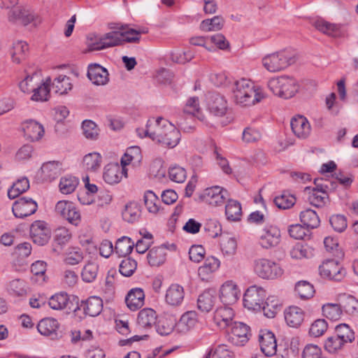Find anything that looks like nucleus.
<instances>
[{
    "instance_id": "obj_5",
    "label": "nucleus",
    "mask_w": 358,
    "mask_h": 358,
    "mask_svg": "<svg viewBox=\"0 0 358 358\" xmlns=\"http://www.w3.org/2000/svg\"><path fill=\"white\" fill-rule=\"evenodd\" d=\"M296 61L294 55L289 50H282L264 56L262 59L263 66L269 72L280 71Z\"/></svg>"
},
{
    "instance_id": "obj_30",
    "label": "nucleus",
    "mask_w": 358,
    "mask_h": 358,
    "mask_svg": "<svg viewBox=\"0 0 358 358\" xmlns=\"http://www.w3.org/2000/svg\"><path fill=\"white\" fill-rule=\"evenodd\" d=\"M145 294L141 288H134L127 294L125 301L127 307L133 311L141 308L144 304Z\"/></svg>"
},
{
    "instance_id": "obj_32",
    "label": "nucleus",
    "mask_w": 358,
    "mask_h": 358,
    "mask_svg": "<svg viewBox=\"0 0 358 358\" xmlns=\"http://www.w3.org/2000/svg\"><path fill=\"white\" fill-rule=\"evenodd\" d=\"M156 312L152 308H144L138 315L137 325L139 329H148L156 324Z\"/></svg>"
},
{
    "instance_id": "obj_37",
    "label": "nucleus",
    "mask_w": 358,
    "mask_h": 358,
    "mask_svg": "<svg viewBox=\"0 0 358 358\" xmlns=\"http://www.w3.org/2000/svg\"><path fill=\"white\" fill-rule=\"evenodd\" d=\"M225 215L229 221L236 222L241 219L242 209L241 203L233 199H229L225 206Z\"/></svg>"
},
{
    "instance_id": "obj_44",
    "label": "nucleus",
    "mask_w": 358,
    "mask_h": 358,
    "mask_svg": "<svg viewBox=\"0 0 358 358\" xmlns=\"http://www.w3.org/2000/svg\"><path fill=\"white\" fill-rule=\"evenodd\" d=\"M166 249L163 247L154 248L148 254V261L152 266H159L166 260Z\"/></svg>"
},
{
    "instance_id": "obj_36",
    "label": "nucleus",
    "mask_w": 358,
    "mask_h": 358,
    "mask_svg": "<svg viewBox=\"0 0 358 358\" xmlns=\"http://www.w3.org/2000/svg\"><path fill=\"white\" fill-rule=\"evenodd\" d=\"M50 78H47L45 82L38 81L36 88L34 89L31 100L35 101H48L50 96Z\"/></svg>"
},
{
    "instance_id": "obj_28",
    "label": "nucleus",
    "mask_w": 358,
    "mask_h": 358,
    "mask_svg": "<svg viewBox=\"0 0 358 358\" xmlns=\"http://www.w3.org/2000/svg\"><path fill=\"white\" fill-rule=\"evenodd\" d=\"M185 296L184 289L178 284H172L167 289L165 295V301L171 306H180Z\"/></svg>"
},
{
    "instance_id": "obj_50",
    "label": "nucleus",
    "mask_w": 358,
    "mask_h": 358,
    "mask_svg": "<svg viewBox=\"0 0 358 358\" xmlns=\"http://www.w3.org/2000/svg\"><path fill=\"white\" fill-rule=\"evenodd\" d=\"M29 188V182L27 178L19 179L8 191L10 199H15Z\"/></svg>"
},
{
    "instance_id": "obj_40",
    "label": "nucleus",
    "mask_w": 358,
    "mask_h": 358,
    "mask_svg": "<svg viewBox=\"0 0 358 358\" xmlns=\"http://www.w3.org/2000/svg\"><path fill=\"white\" fill-rule=\"evenodd\" d=\"M313 25L316 29L330 36L336 37L341 34V27L339 25L331 24L323 20H317Z\"/></svg>"
},
{
    "instance_id": "obj_52",
    "label": "nucleus",
    "mask_w": 358,
    "mask_h": 358,
    "mask_svg": "<svg viewBox=\"0 0 358 358\" xmlns=\"http://www.w3.org/2000/svg\"><path fill=\"white\" fill-rule=\"evenodd\" d=\"M336 335L345 344L350 343L355 339L354 331L346 324L336 326Z\"/></svg>"
},
{
    "instance_id": "obj_23",
    "label": "nucleus",
    "mask_w": 358,
    "mask_h": 358,
    "mask_svg": "<svg viewBox=\"0 0 358 358\" xmlns=\"http://www.w3.org/2000/svg\"><path fill=\"white\" fill-rule=\"evenodd\" d=\"M23 130L25 137L31 141H38L45 133L43 126L33 120H27L23 123Z\"/></svg>"
},
{
    "instance_id": "obj_29",
    "label": "nucleus",
    "mask_w": 358,
    "mask_h": 358,
    "mask_svg": "<svg viewBox=\"0 0 358 358\" xmlns=\"http://www.w3.org/2000/svg\"><path fill=\"white\" fill-rule=\"evenodd\" d=\"M59 328L58 322L53 318H45L41 320L38 325V332L45 336H49L52 339L57 338V329Z\"/></svg>"
},
{
    "instance_id": "obj_10",
    "label": "nucleus",
    "mask_w": 358,
    "mask_h": 358,
    "mask_svg": "<svg viewBox=\"0 0 358 358\" xmlns=\"http://www.w3.org/2000/svg\"><path fill=\"white\" fill-rule=\"evenodd\" d=\"M280 229L273 225L266 226L258 234V243L264 249H270L277 246L280 241Z\"/></svg>"
},
{
    "instance_id": "obj_12",
    "label": "nucleus",
    "mask_w": 358,
    "mask_h": 358,
    "mask_svg": "<svg viewBox=\"0 0 358 358\" xmlns=\"http://www.w3.org/2000/svg\"><path fill=\"white\" fill-rule=\"evenodd\" d=\"M10 22L27 25L31 22L34 24L41 23V19L34 13L21 7L13 8L8 15Z\"/></svg>"
},
{
    "instance_id": "obj_22",
    "label": "nucleus",
    "mask_w": 358,
    "mask_h": 358,
    "mask_svg": "<svg viewBox=\"0 0 358 358\" xmlns=\"http://www.w3.org/2000/svg\"><path fill=\"white\" fill-rule=\"evenodd\" d=\"M234 317V310L229 306H224L215 310L213 320L219 328L224 329L231 324Z\"/></svg>"
},
{
    "instance_id": "obj_13",
    "label": "nucleus",
    "mask_w": 358,
    "mask_h": 358,
    "mask_svg": "<svg viewBox=\"0 0 358 358\" xmlns=\"http://www.w3.org/2000/svg\"><path fill=\"white\" fill-rule=\"evenodd\" d=\"M319 269L322 276L336 281L341 280L345 274L343 268L334 259L326 260Z\"/></svg>"
},
{
    "instance_id": "obj_35",
    "label": "nucleus",
    "mask_w": 358,
    "mask_h": 358,
    "mask_svg": "<svg viewBox=\"0 0 358 358\" xmlns=\"http://www.w3.org/2000/svg\"><path fill=\"white\" fill-rule=\"evenodd\" d=\"M176 318L173 316H166L162 317L156 324L157 332L162 336H167L177 328Z\"/></svg>"
},
{
    "instance_id": "obj_25",
    "label": "nucleus",
    "mask_w": 358,
    "mask_h": 358,
    "mask_svg": "<svg viewBox=\"0 0 358 358\" xmlns=\"http://www.w3.org/2000/svg\"><path fill=\"white\" fill-rule=\"evenodd\" d=\"M220 266V261L217 258L208 257L205 259L203 264L198 268V275L202 280L208 281Z\"/></svg>"
},
{
    "instance_id": "obj_14",
    "label": "nucleus",
    "mask_w": 358,
    "mask_h": 358,
    "mask_svg": "<svg viewBox=\"0 0 358 358\" xmlns=\"http://www.w3.org/2000/svg\"><path fill=\"white\" fill-rule=\"evenodd\" d=\"M37 208L36 202L32 199L22 197L14 202L12 210L16 217L24 218L34 214Z\"/></svg>"
},
{
    "instance_id": "obj_56",
    "label": "nucleus",
    "mask_w": 358,
    "mask_h": 358,
    "mask_svg": "<svg viewBox=\"0 0 358 358\" xmlns=\"http://www.w3.org/2000/svg\"><path fill=\"white\" fill-rule=\"evenodd\" d=\"M296 202V198L294 195L287 192H283L281 195L274 199L275 206L280 209H289L292 207Z\"/></svg>"
},
{
    "instance_id": "obj_15",
    "label": "nucleus",
    "mask_w": 358,
    "mask_h": 358,
    "mask_svg": "<svg viewBox=\"0 0 358 358\" xmlns=\"http://www.w3.org/2000/svg\"><path fill=\"white\" fill-rule=\"evenodd\" d=\"M208 109L215 116L224 115L228 109L225 97L217 93H210L207 98Z\"/></svg>"
},
{
    "instance_id": "obj_9",
    "label": "nucleus",
    "mask_w": 358,
    "mask_h": 358,
    "mask_svg": "<svg viewBox=\"0 0 358 358\" xmlns=\"http://www.w3.org/2000/svg\"><path fill=\"white\" fill-rule=\"evenodd\" d=\"M30 237L38 245H45L50 241L52 235L48 224L42 220H36L30 226Z\"/></svg>"
},
{
    "instance_id": "obj_21",
    "label": "nucleus",
    "mask_w": 358,
    "mask_h": 358,
    "mask_svg": "<svg viewBox=\"0 0 358 358\" xmlns=\"http://www.w3.org/2000/svg\"><path fill=\"white\" fill-rule=\"evenodd\" d=\"M108 72L104 67L97 64L89 65L87 77L95 85H104L109 80Z\"/></svg>"
},
{
    "instance_id": "obj_31",
    "label": "nucleus",
    "mask_w": 358,
    "mask_h": 358,
    "mask_svg": "<svg viewBox=\"0 0 358 358\" xmlns=\"http://www.w3.org/2000/svg\"><path fill=\"white\" fill-rule=\"evenodd\" d=\"M29 52V45L24 41H16L13 42L9 49V54L12 61L16 64H20L24 60Z\"/></svg>"
},
{
    "instance_id": "obj_27",
    "label": "nucleus",
    "mask_w": 358,
    "mask_h": 358,
    "mask_svg": "<svg viewBox=\"0 0 358 358\" xmlns=\"http://www.w3.org/2000/svg\"><path fill=\"white\" fill-rule=\"evenodd\" d=\"M217 299V294L215 290H206L199 296L197 299V308L201 312L208 313L214 307Z\"/></svg>"
},
{
    "instance_id": "obj_24",
    "label": "nucleus",
    "mask_w": 358,
    "mask_h": 358,
    "mask_svg": "<svg viewBox=\"0 0 358 358\" xmlns=\"http://www.w3.org/2000/svg\"><path fill=\"white\" fill-rule=\"evenodd\" d=\"M259 343L261 350L266 356H272L276 353V339L271 331H261V334L259 335Z\"/></svg>"
},
{
    "instance_id": "obj_8",
    "label": "nucleus",
    "mask_w": 358,
    "mask_h": 358,
    "mask_svg": "<svg viewBox=\"0 0 358 358\" xmlns=\"http://www.w3.org/2000/svg\"><path fill=\"white\" fill-rule=\"evenodd\" d=\"M265 289L257 285L249 287L243 296L244 307L251 310H260L266 297Z\"/></svg>"
},
{
    "instance_id": "obj_59",
    "label": "nucleus",
    "mask_w": 358,
    "mask_h": 358,
    "mask_svg": "<svg viewBox=\"0 0 358 358\" xmlns=\"http://www.w3.org/2000/svg\"><path fill=\"white\" fill-rule=\"evenodd\" d=\"M194 55V54L188 51H182L181 50H174L170 52L171 59L177 64H184L187 62H190Z\"/></svg>"
},
{
    "instance_id": "obj_11",
    "label": "nucleus",
    "mask_w": 358,
    "mask_h": 358,
    "mask_svg": "<svg viewBox=\"0 0 358 358\" xmlns=\"http://www.w3.org/2000/svg\"><path fill=\"white\" fill-rule=\"evenodd\" d=\"M57 215L68 220L71 224L78 226L81 221L80 211L74 204L69 201H59L55 206Z\"/></svg>"
},
{
    "instance_id": "obj_41",
    "label": "nucleus",
    "mask_w": 358,
    "mask_h": 358,
    "mask_svg": "<svg viewBox=\"0 0 358 358\" xmlns=\"http://www.w3.org/2000/svg\"><path fill=\"white\" fill-rule=\"evenodd\" d=\"M141 206L136 202H130L126 205L122 212L123 219L130 223L138 221L141 217Z\"/></svg>"
},
{
    "instance_id": "obj_63",
    "label": "nucleus",
    "mask_w": 358,
    "mask_h": 358,
    "mask_svg": "<svg viewBox=\"0 0 358 358\" xmlns=\"http://www.w3.org/2000/svg\"><path fill=\"white\" fill-rule=\"evenodd\" d=\"M345 345L339 338L336 335L327 338L324 343L325 350L331 354L337 353Z\"/></svg>"
},
{
    "instance_id": "obj_17",
    "label": "nucleus",
    "mask_w": 358,
    "mask_h": 358,
    "mask_svg": "<svg viewBox=\"0 0 358 358\" xmlns=\"http://www.w3.org/2000/svg\"><path fill=\"white\" fill-rule=\"evenodd\" d=\"M123 176L127 177V170L124 166H120L117 164H109L104 168L103 174V180L110 185L119 183Z\"/></svg>"
},
{
    "instance_id": "obj_2",
    "label": "nucleus",
    "mask_w": 358,
    "mask_h": 358,
    "mask_svg": "<svg viewBox=\"0 0 358 358\" xmlns=\"http://www.w3.org/2000/svg\"><path fill=\"white\" fill-rule=\"evenodd\" d=\"M231 90L234 101L241 107L254 106L266 98V94L261 88L245 78L235 80Z\"/></svg>"
},
{
    "instance_id": "obj_20",
    "label": "nucleus",
    "mask_w": 358,
    "mask_h": 358,
    "mask_svg": "<svg viewBox=\"0 0 358 358\" xmlns=\"http://www.w3.org/2000/svg\"><path fill=\"white\" fill-rule=\"evenodd\" d=\"M294 134L301 139H305L310 134L311 127L308 120L302 115L294 117L290 122Z\"/></svg>"
},
{
    "instance_id": "obj_19",
    "label": "nucleus",
    "mask_w": 358,
    "mask_h": 358,
    "mask_svg": "<svg viewBox=\"0 0 358 358\" xmlns=\"http://www.w3.org/2000/svg\"><path fill=\"white\" fill-rule=\"evenodd\" d=\"M240 294V290L233 281L225 282L220 288V297L224 304L231 305L236 303Z\"/></svg>"
},
{
    "instance_id": "obj_45",
    "label": "nucleus",
    "mask_w": 358,
    "mask_h": 358,
    "mask_svg": "<svg viewBox=\"0 0 358 358\" xmlns=\"http://www.w3.org/2000/svg\"><path fill=\"white\" fill-rule=\"evenodd\" d=\"M224 20L219 15L211 19L203 20L200 24V29L203 31H220L224 26Z\"/></svg>"
},
{
    "instance_id": "obj_43",
    "label": "nucleus",
    "mask_w": 358,
    "mask_h": 358,
    "mask_svg": "<svg viewBox=\"0 0 358 358\" xmlns=\"http://www.w3.org/2000/svg\"><path fill=\"white\" fill-rule=\"evenodd\" d=\"M52 89L59 94H65L72 89L70 78L64 75H60L56 78L52 83Z\"/></svg>"
},
{
    "instance_id": "obj_62",
    "label": "nucleus",
    "mask_w": 358,
    "mask_h": 358,
    "mask_svg": "<svg viewBox=\"0 0 358 358\" xmlns=\"http://www.w3.org/2000/svg\"><path fill=\"white\" fill-rule=\"evenodd\" d=\"M8 289L10 294L18 296H22L27 294L26 283L21 279L11 280L8 284Z\"/></svg>"
},
{
    "instance_id": "obj_49",
    "label": "nucleus",
    "mask_w": 358,
    "mask_h": 358,
    "mask_svg": "<svg viewBox=\"0 0 358 358\" xmlns=\"http://www.w3.org/2000/svg\"><path fill=\"white\" fill-rule=\"evenodd\" d=\"M134 246V243L130 238L123 236L117 241L115 251L120 256H126L131 252Z\"/></svg>"
},
{
    "instance_id": "obj_48",
    "label": "nucleus",
    "mask_w": 358,
    "mask_h": 358,
    "mask_svg": "<svg viewBox=\"0 0 358 358\" xmlns=\"http://www.w3.org/2000/svg\"><path fill=\"white\" fill-rule=\"evenodd\" d=\"M79 184V180L72 176H66L61 178L59 182V190L62 194H69L75 191Z\"/></svg>"
},
{
    "instance_id": "obj_58",
    "label": "nucleus",
    "mask_w": 358,
    "mask_h": 358,
    "mask_svg": "<svg viewBox=\"0 0 358 358\" xmlns=\"http://www.w3.org/2000/svg\"><path fill=\"white\" fill-rule=\"evenodd\" d=\"M83 133L85 137L90 140H96L99 129L95 122L92 120H85L82 124Z\"/></svg>"
},
{
    "instance_id": "obj_46",
    "label": "nucleus",
    "mask_w": 358,
    "mask_h": 358,
    "mask_svg": "<svg viewBox=\"0 0 358 358\" xmlns=\"http://www.w3.org/2000/svg\"><path fill=\"white\" fill-rule=\"evenodd\" d=\"M322 315L330 320L336 321L341 318L343 310L338 303H326L322 307Z\"/></svg>"
},
{
    "instance_id": "obj_55",
    "label": "nucleus",
    "mask_w": 358,
    "mask_h": 358,
    "mask_svg": "<svg viewBox=\"0 0 358 358\" xmlns=\"http://www.w3.org/2000/svg\"><path fill=\"white\" fill-rule=\"evenodd\" d=\"M295 291L302 299H308L313 296V286L307 281H300L296 284Z\"/></svg>"
},
{
    "instance_id": "obj_38",
    "label": "nucleus",
    "mask_w": 358,
    "mask_h": 358,
    "mask_svg": "<svg viewBox=\"0 0 358 358\" xmlns=\"http://www.w3.org/2000/svg\"><path fill=\"white\" fill-rule=\"evenodd\" d=\"M301 222L308 228L315 229L320 224V220L317 213L310 208H307L300 213Z\"/></svg>"
},
{
    "instance_id": "obj_64",
    "label": "nucleus",
    "mask_w": 358,
    "mask_h": 358,
    "mask_svg": "<svg viewBox=\"0 0 358 358\" xmlns=\"http://www.w3.org/2000/svg\"><path fill=\"white\" fill-rule=\"evenodd\" d=\"M205 232L211 238H215L222 233V227L217 220H208L203 227Z\"/></svg>"
},
{
    "instance_id": "obj_7",
    "label": "nucleus",
    "mask_w": 358,
    "mask_h": 358,
    "mask_svg": "<svg viewBox=\"0 0 358 358\" xmlns=\"http://www.w3.org/2000/svg\"><path fill=\"white\" fill-rule=\"evenodd\" d=\"M137 38H130L127 36L124 38L121 31H110L96 39L94 42L89 43L90 50H100L121 45L123 41H134Z\"/></svg>"
},
{
    "instance_id": "obj_18",
    "label": "nucleus",
    "mask_w": 358,
    "mask_h": 358,
    "mask_svg": "<svg viewBox=\"0 0 358 358\" xmlns=\"http://www.w3.org/2000/svg\"><path fill=\"white\" fill-rule=\"evenodd\" d=\"M202 197L203 201L209 205L220 206L227 200V192L219 186H215L205 189Z\"/></svg>"
},
{
    "instance_id": "obj_34",
    "label": "nucleus",
    "mask_w": 358,
    "mask_h": 358,
    "mask_svg": "<svg viewBox=\"0 0 358 358\" xmlns=\"http://www.w3.org/2000/svg\"><path fill=\"white\" fill-rule=\"evenodd\" d=\"M198 322L197 313L195 311H187L180 317L177 323V331L185 333L195 327Z\"/></svg>"
},
{
    "instance_id": "obj_51",
    "label": "nucleus",
    "mask_w": 358,
    "mask_h": 358,
    "mask_svg": "<svg viewBox=\"0 0 358 358\" xmlns=\"http://www.w3.org/2000/svg\"><path fill=\"white\" fill-rule=\"evenodd\" d=\"M141 152L138 146L129 148L121 159L123 166L129 164L131 162L138 163L141 159Z\"/></svg>"
},
{
    "instance_id": "obj_39",
    "label": "nucleus",
    "mask_w": 358,
    "mask_h": 358,
    "mask_svg": "<svg viewBox=\"0 0 358 358\" xmlns=\"http://www.w3.org/2000/svg\"><path fill=\"white\" fill-rule=\"evenodd\" d=\"M183 112L186 114L196 116L201 122L208 123L207 118L200 111L199 99L197 97L193 96L188 99Z\"/></svg>"
},
{
    "instance_id": "obj_16",
    "label": "nucleus",
    "mask_w": 358,
    "mask_h": 358,
    "mask_svg": "<svg viewBox=\"0 0 358 358\" xmlns=\"http://www.w3.org/2000/svg\"><path fill=\"white\" fill-rule=\"evenodd\" d=\"M250 327L243 322H234L229 334V341L235 345H243L248 342Z\"/></svg>"
},
{
    "instance_id": "obj_53",
    "label": "nucleus",
    "mask_w": 358,
    "mask_h": 358,
    "mask_svg": "<svg viewBox=\"0 0 358 358\" xmlns=\"http://www.w3.org/2000/svg\"><path fill=\"white\" fill-rule=\"evenodd\" d=\"M98 271V264L95 262H90L83 268L81 273L82 279L86 282H92L96 279Z\"/></svg>"
},
{
    "instance_id": "obj_57",
    "label": "nucleus",
    "mask_w": 358,
    "mask_h": 358,
    "mask_svg": "<svg viewBox=\"0 0 358 358\" xmlns=\"http://www.w3.org/2000/svg\"><path fill=\"white\" fill-rule=\"evenodd\" d=\"M101 163V156L98 152H92L86 155L83 158V164L87 170L95 171Z\"/></svg>"
},
{
    "instance_id": "obj_1",
    "label": "nucleus",
    "mask_w": 358,
    "mask_h": 358,
    "mask_svg": "<svg viewBox=\"0 0 358 358\" xmlns=\"http://www.w3.org/2000/svg\"><path fill=\"white\" fill-rule=\"evenodd\" d=\"M145 133L152 141L171 148L176 147L180 139V131L170 122L160 117L148 121Z\"/></svg>"
},
{
    "instance_id": "obj_54",
    "label": "nucleus",
    "mask_w": 358,
    "mask_h": 358,
    "mask_svg": "<svg viewBox=\"0 0 358 358\" xmlns=\"http://www.w3.org/2000/svg\"><path fill=\"white\" fill-rule=\"evenodd\" d=\"M143 201L148 210L152 213H156L159 211V201L156 194L150 190L144 193Z\"/></svg>"
},
{
    "instance_id": "obj_47",
    "label": "nucleus",
    "mask_w": 358,
    "mask_h": 358,
    "mask_svg": "<svg viewBox=\"0 0 358 358\" xmlns=\"http://www.w3.org/2000/svg\"><path fill=\"white\" fill-rule=\"evenodd\" d=\"M262 305L264 315L268 318H273L280 310L279 301L275 296H268Z\"/></svg>"
},
{
    "instance_id": "obj_4",
    "label": "nucleus",
    "mask_w": 358,
    "mask_h": 358,
    "mask_svg": "<svg viewBox=\"0 0 358 358\" xmlns=\"http://www.w3.org/2000/svg\"><path fill=\"white\" fill-rule=\"evenodd\" d=\"M314 183L315 187L310 189L306 187L305 191H308V200L309 203L317 208H321L326 205L329 201L327 191L336 189V182L323 178H317Z\"/></svg>"
},
{
    "instance_id": "obj_61",
    "label": "nucleus",
    "mask_w": 358,
    "mask_h": 358,
    "mask_svg": "<svg viewBox=\"0 0 358 358\" xmlns=\"http://www.w3.org/2000/svg\"><path fill=\"white\" fill-rule=\"evenodd\" d=\"M69 300L66 294H56L49 299V306L54 310H62L67 306Z\"/></svg>"
},
{
    "instance_id": "obj_60",
    "label": "nucleus",
    "mask_w": 358,
    "mask_h": 358,
    "mask_svg": "<svg viewBox=\"0 0 358 358\" xmlns=\"http://www.w3.org/2000/svg\"><path fill=\"white\" fill-rule=\"evenodd\" d=\"M39 81V76L36 73L31 76H27L24 80L19 83L20 90L24 93H29L34 92Z\"/></svg>"
},
{
    "instance_id": "obj_42",
    "label": "nucleus",
    "mask_w": 358,
    "mask_h": 358,
    "mask_svg": "<svg viewBox=\"0 0 358 358\" xmlns=\"http://www.w3.org/2000/svg\"><path fill=\"white\" fill-rule=\"evenodd\" d=\"M60 166L58 162H48L41 166L42 177L45 180L51 181L60 174Z\"/></svg>"
},
{
    "instance_id": "obj_6",
    "label": "nucleus",
    "mask_w": 358,
    "mask_h": 358,
    "mask_svg": "<svg viewBox=\"0 0 358 358\" xmlns=\"http://www.w3.org/2000/svg\"><path fill=\"white\" fill-rule=\"evenodd\" d=\"M253 270L257 276L265 280H274L283 274V270L278 264L266 258L255 259Z\"/></svg>"
},
{
    "instance_id": "obj_26",
    "label": "nucleus",
    "mask_w": 358,
    "mask_h": 358,
    "mask_svg": "<svg viewBox=\"0 0 358 358\" xmlns=\"http://www.w3.org/2000/svg\"><path fill=\"white\" fill-rule=\"evenodd\" d=\"M284 315L287 325L291 327L297 328L302 324L305 313L298 306H289L285 309Z\"/></svg>"
},
{
    "instance_id": "obj_3",
    "label": "nucleus",
    "mask_w": 358,
    "mask_h": 358,
    "mask_svg": "<svg viewBox=\"0 0 358 358\" xmlns=\"http://www.w3.org/2000/svg\"><path fill=\"white\" fill-rule=\"evenodd\" d=\"M267 86L275 96L285 99L294 96L300 87L297 80L289 76L271 78L268 81Z\"/></svg>"
},
{
    "instance_id": "obj_33",
    "label": "nucleus",
    "mask_w": 358,
    "mask_h": 358,
    "mask_svg": "<svg viewBox=\"0 0 358 358\" xmlns=\"http://www.w3.org/2000/svg\"><path fill=\"white\" fill-rule=\"evenodd\" d=\"M85 313L90 317L98 316L103 310L102 299L98 296H91L81 304Z\"/></svg>"
}]
</instances>
